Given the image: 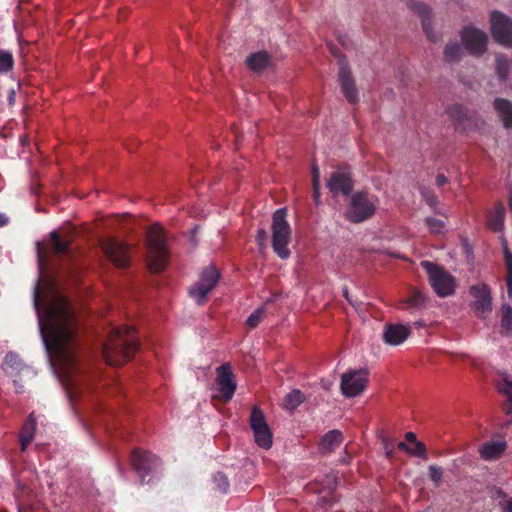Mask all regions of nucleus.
<instances>
[{
    "instance_id": "obj_1",
    "label": "nucleus",
    "mask_w": 512,
    "mask_h": 512,
    "mask_svg": "<svg viewBox=\"0 0 512 512\" xmlns=\"http://www.w3.org/2000/svg\"><path fill=\"white\" fill-rule=\"evenodd\" d=\"M33 301L52 368L63 385L68 387L71 376L77 370L73 311L57 287L49 281L36 284Z\"/></svg>"
},
{
    "instance_id": "obj_2",
    "label": "nucleus",
    "mask_w": 512,
    "mask_h": 512,
    "mask_svg": "<svg viewBox=\"0 0 512 512\" xmlns=\"http://www.w3.org/2000/svg\"><path fill=\"white\" fill-rule=\"evenodd\" d=\"M137 351L135 332L129 326L113 328L108 341L103 346V355L108 364L122 365Z\"/></svg>"
},
{
    "instance_id": "obj_3",
    "label": "nucleus",
    "mask_w": 512,
    "mask_h": 512,
    "mask_svg": "<svg viewBox=\"0 0 512 512\" xmlns=\"http://www.w3.org/2000/svg\"><path fill=\"white\" fill-rule=\"evenodd\" d=\"M168 261V250L162 227L153 225L147 235V264L152 272L162 271Z\"/></svg>"
},
{
    "instance_id": "obj_4",
    "label": "nucleus",
    "mask_w": 512,
    "mask_h": 512,
    "mask_svg": "<svg viewBox=\"0 0 512 512\" xmlns=\"http://www.w3.org/2000/svg\"><path fill=\"white\" fill-rule=\"evenodd\" d=\"M286 217L287 212L284 208L276 210L272 217V247L282 259L290 256L288 245L291 240V228Z\"/></svg>"
},
{
    "instance_id": "obj_5",
    "label": "nucleus",
    "mask_w": 512,
    "mask_h": 512,
    "mask_svg": "<svg viewBox=\"0 0 512 512\" xmlns=\"http://www.w3.org/2000/svg\"><path fill=\"white\" fill-rule=\"evenodd\" d=\"M378 206V198L367 192H357L352 195L346 218L351 222L359 223L371 218Z\"/></svg>"
},
{
    "instance_id": "obj_6",
    "label": "nucleus",
    "mask_w": 512,
    "mask_h": 512,
    "mask_svg": "<svg viewBox=\"0 0 512 512\" xmlns=\"http://www.w3.org/2000/svg\"><path fill=\"white\" fill-rule=\"evenodd\" d=\"M433 290L439 297H447L454 293L456 288L455 278L443 268L429 261L421 263Z\"/></svg>"
},
{
    "instance_id": "obj_7",
    "label": "nucleus",
    "mask_w": 512,
    "mask_h": 512,
    "mask_svg": "<svg viewBox=\"0 0 512 512\" xmlns=\"http://www.w3.org/2000/svg\"><path fill=\"white\" fill-rule=\"evenodd\" d=\"M250 427L253 431L255 443L263 449H270L273 444V434L263 411L257 406L251 410Z\"/></svg>"
},
{
    "instance_id": "obj_8",
    "label": "nucleus",
    "mask_w": 512,
    "mask_h": 512,
    "mask_svg": "<svg viewBox=\"0 0 512 512\" xmlns=\"http://www.w3.org/2000/svg\"><path fill=\"white\" fill-rule=\"evenodd\" d=\"M219 276V272L214 266H208L205 268L200 274L199 281L190 288V296L199 305H202L205 302L207 295L218 283Z\"/></svg>"
},
{
    "instance_id": "obj_9",
    "label": "nucleus",
    "mask_w": 512,
    "mask_h": 512,
    "mask_svg": "<svg viewBox=\"0 0 512 512\" xmlns=\"http://www.w3.org/2000/svg\"><path fill=\"white\" fill-rule=\"evenodd\" d=\"M368 384L366 369L349 370L341 377L340 389L346 397H356L361 394Z\"/></svg>"
},
{
    "instance_id": "obj_10",
    "label": "nucleus",
    "mask_w": 512,
    "mask_h": 512,
    "mask_svg": "<svg viewBox=\"0 0 512 512\" xmlns=\"http://www.w3.org/2000/svg\"><path fill=\"white\" fill-rule=\"evenodd\" d=\"M237 384L229 364H223L217 368V376L215 381L214 397L224 402L232 399Z\"/></svg>"
},
{
    "instance_id": "obj_11",
    "label": "nucleus",
    "mask_w": 512,
    "mask_h": 512,
    "mask_svg": "<svg viewBox=\"0 0 512 512\" xmlns=\"http://www.w3.org/2000/svg\"><path fill=\"white\" fill-rule=\"evenodd\" d=\"M471 300V308L478 317H486L492 311L491 291L487 284L477 283L469 289Z\"/></svg>"
},
{
    "instance_id": "obj_12",
    "label": "nucleus",
    "mask_w": 512,
    "mask_h": 512,
    "mask_svg": "<svg viewBox=\"0 0 512 512\" xmlns=\"http://www.w3.org/2000/svg\"><path fill=\"white\" fill-rule=\"evenodd\" d=\"M491 31L494 39L501 45L512 46V21L504 14L494 11L491 13Z\"/></svg>"
},
{
    "instance_id": "obj_13",
    "label": "nucleus",
    "mask_w": 512,
    "mask_h": 512,
    "mask_svg": "<svg viewBox=\"0 0 512 512\" xmlns=\"http://www.w3.org/2000/svg\"><path fill=\"white\" fill-rule=\"evenodd\" d=\"M461 39L465 48L471 54L480 55L486 50L487 35L476 27H465L461 32Z\"/></svg>"
},
{
    "instance_id": "obj_14",
    "label": "nucleus",
    "mask_w": 512,
    "mask_h": 512,
    "mask_svg": "<svg viewBox=\"0 0 512 512\" xmlns=\"http://www.w3.org/2000/svg\"><path fill=\"white\" fill-rule=\"evenodd\" d=\"M411 332L409 325L390 323L384 326L382 338L384 343L389 346H399L409 338Z\"/></svg>"
},
{
    "instance_id": "obj_15",
    "label": "nucleus",
    "mask_w": 512,
    "mask_h": 512,
    "mask_svg": "<svg viewBox=\"0 0 512 512\" xmlns=\"http://www.w3.org/2000/svg\"><path fill=\"white\" fill-rule=\"evenodd\" d=\"M106 256L118 267H126L129 262L128 247L116 239H108L103 244Z\"/></svg>"
},
{
    "instance_id": "obj_16",
    "label": "nucleus",
    "mask_w": 512,
    "mask_h": 512,
    "mask_svg": "<svg viewBox=\"0 0 512 512\" xmlns=\"http://www.w3.org/2000/svg\"><path fill=\"white\" fill-rule=\"evenodd\" d=\"M327 187L333 195H347L352 190L353 184L348 169H338L327 180Z\"/></svg>"
},
{
    "instance_id": "obj_17",
    "label": "nucleus",
    "mask_w": 512,
    "mask_h": 512,
    "mask_svg": "<svg viewBox=\"0 0 512 512\" xmlns=\"http://www.w3.org/2000/svg\"><path fill=\"white\" fill-rule=\"evenodd\" d=\"M158 462V458L150 452L135 450L132 453L133 467L142 480L157 467Z\"/></svg>"
},
{
    "instance_id": "obj_18",
    "label": "nucleus",
    "mask_w": 512,
    "mask_h": 512,
    "mask_svg": "<svg viewBox=\"0 0 512 512\" xmlns=\"http://www.w3.org/2000/svg\"><path fill=\"white\" fill-rule=\"evenodd\" d=\"M409 7L411 8L412 11H414L421 18L423 30L426 33L427 37L430 40L434 41L435 36L433 35L432 27H431L430 8L427 5H425L424 3L417 2V1H410Z\"/></svg>"
},
{
    "instance_id": "obj_19",
    "label": "nucleus",
    "mask_w": 512,
    "mask_h": 512,
    "mask_svg": "<svg viewBox=\"0 0 512 512\" xmlns=\"http://www.w3.org/2000/svg\"><path fill=\"white\" fill-rule=\"evenodd\" d=\"M506 449V442L503 440H490L481 445L479 453L484 460L491 461L498 459Z\"/></svg>"
},
{
    "instance_id": "obj_20",
    "label": "nucleus",
    "mask_w": 512,
    "mask_h": 512,
    "mask_svg": "<svg viewBox=\"0 0 512 512\" xmlns=\"http://www.w3.org/2000/svg\"><path fill=\"white\" fill-rule=\"evenodd\" d=\"M339 82L343 93L350 103L357 101V91L354 86V81L351 78L349 69L342 65L339 70Z\"/></svg>"
},
{
    "instance_id": "obj_21",
    "label": "nucleus",
    "mask_w": 512,
    "mask_h": 512,
    "mask_svg": "<svg viewBox=\"0 0 512 512\" xmlns=\"http://www.w3.org/2000/svg\"><path fill=\"white\" fill-rule=\"evenodd\" d=\"M493 108L503 126L507 129L512 128V102L504 98H495Z\"/></svg>"
},
{
    "instance_id": "obj_22",
    "label": "nucleus",
    "mask_w": 512,
    "mask_h": 512,
    "mask_svg": "<svg viewBox=\"0 0 512 512\" xmlns=\"http://www.w3.org/2000/svg\"><path fill=\"white\" fill-rule=\"evenodd\" d=\"M271 64V56L266 51L250 54L246 59L247 67L254 72H261Z\"/></svg>"
},
{
    "instance_id": "obj_23",
    "label": "nucleus",
    "mask_w": 512,
    "mask_h": 512,
    "mask_svg": "<svg viewBox=\"0 0 512 512\" xmlns=\"http://www.w3.org/2000/svg\"><path fill=\"white\" fill-rule=\"evenodd\" d=\"M499 393L506 397L503 409L507 414L512 413V379L508 375H503L497 381Z\"/></svg>"
},
{
    "instance_id": "obj_24",
    "label": "nucleus",
    "mask_w": 512,
    "mask_h": 512,
    "mask_svg": "<svg viewBox=\"0 0 512 512\" xmlns=\"http://www.w3.org/2000/svg\"><path fill=\"white\" fill-rule=\"evenodd\" d=\"M342 441V433L338 430H332L323 436L320 446L324 452H332L342 444Z\"/></svg>"
},
{
    "instance_id": "obj_25",
    "label": "nucleus",
    "mask_w": 512,
    "mask_h": 512,
    "mask_svg": "<svg viewBox=\"0 0 512 512\" xmlns=\"http://www.w3.org/2000/svg\"><path fill=\"white\" fill-rule=\"evenodd\" d=\"M505 208L502 204H498L491 212L488 219L489 227L494 231H501L504 226Z\"/></svg>"
},
{
    "instance_id": "obj_26",
    "label": "nucleus",
    "mask_w": 512,
    "mask_h": 512,
    "mask_svg": "<svg viewBox=\"0 0 512 512\" xmlns=\"http://www.w3.org/2000/svg\"><path fill=\"white\" fill-rule=\"evenodd\" d=\"M34 431H35V420L33 418V414H30V416H29L28 420L26 421V423L24 424V426L21 430V434H20L22 450H25L26 447L33 440Z\"/></svg>"
},
{
    "instance_id": "obj_27",
    "label": "nucleus",
    "mask_w": 512,
    "mask_h": 512,
    "mask_svg": "<svg viewBox=\"0 0 512 512\" xmlns=\"http://www.w3.org/2000/svg\"><path fill=\"white\" fill-rule=\"evenodd\" d=\"M449 114L454 122L464 130H468L471 128L469 122L471 120V116L462 108L455 107L450 109Z\"/></svg>"
},
{
    "instance_id": "obj_28",
    "label": "nucleus",
    "mask_w": 512,
    "mask_h": 512,
    "mask_svg": "<svg viewBox=\"0 0 512 512\" xmlns=\"http://www.w3.org/2000/svg\"><path fill=\"white\" fill-rule=\"evenodd\" d=\"M509 60L505 55L496 56V74L501 81H506L509 75Z\"/></svg>"
},
{
    "instance_id": "obj_29",
    "label": "nucleus",
    "mask_w": 512,
    "mask_h": 512,
    "mask_svg": "<svg viewBox=\"0 0 512 512\" xmlns=\"http://www.w3.org/2000/svg\"><path fill=\"white\" fill-rule=\"evenodd\" d=\"M304 401V395L300 390H293L285 397L284 406L286 409L294 410Z\"/></svg>"
},
{
    "instance_id": "obj_30",
    "label": "nucleus",
    "mask_w": 512,
    "mask_h": 512,
    "mask_svg": "<svg viewBox=\"0 0 512 512\" xmlns=\"http://www.w3.org/2000/svg\"><path fill=\"white\" fill-rule=\"evenodd\" d=\"M14 59L9 51L0 49V73L9 72L13 68Z\"/></svg>"
},
{
    "instance_id": "obj_31",
    "label": "nucleus",
    "mask_w": 512,
    "mask_h": 512,
    "mask_svg": "<svg viewBox=\"0 0 512 512\" xmlns=\"http://www.w3.org/2000/svg\"><path fill=\"white\" fill-rule=\"evenodd\" d=\"M51 242L53 249L56 253L61 254L67 251L69 243L66 240H62L56 231L50 233Z\"/></svg>"
},
{
    "instance_id": "obj_32",
    "label": "nucleus",
    "mask_w": 512,
    "mask_h": 512,
    "mask_svg": "<svg viewBox=\"0 0 512 512\" xmlns=\"http://www.w3.org/2000/svg\"><path fill=\"white\" fill-rule=\"evenodd\" d=\"M462 55V49L457 43H450L445 47L444 56L447 61H455Z\"/></svg>"
},
{
    "instance_id": "obj_33",
    "label": "nucleus",
    "mask_w": 512,
    "mask_h": 512,
    "mask_svg": "<svg viewBox=\"0 0 512 512\" xmlns=\"http://www.w3.org/2000/svg\"><path fill=\"white\" fill-rule=\"evenodd\" d=\"M505 262H506V269H507V290H508V296L512 298V253L506 249L505 250Z\"/></svg>"
},
{
    "instance_id": "obj_34",
    "label": "nucleus",
    "mask_w": 512,
    "mask_h": 512,
    "mask_svg": "<svg viewBox=\"0 0 512 512\" xmlns=\"http://www.w3.org/2000/svg\"><path fill=\"white\" fill-rule=\"evenodd\" d=\"M501 325L506 331H512V307L507 304L502 305Z\"/></svg>"
},
{
    "instance_id": "obj_35",
    "label": "nucleus",
    "mask_w": 512,
    "mask_h": 512,
    "mask_svg": "<svg viewBox=\"0 0 512 512\" xmlns=\"http://www.w3.org/2000/svg\"><path fill=\"white\" fill-rule=\"evenodd\" d=\"M397 447L401 450L406 451L407 453L414 455V456H421L424 457L425 455V446L423 443H416V448L411 449L408 444L405 442H399L397 444Z\"/></svg>"
},
{
    "instance_id": "obj_36",
    "label": "nucleus",
    "mask_w": 512,
    "mask_h": 512,
    "mask_svg": "<svg viewBox=\"0 0 512 512\" xmlns=\"http://www.w3.org/2000/svg\"><path fill=\"white\" fill-rule=\"evenodd\" d=\"M496 499L502 509V512H512V498L508 497L505 493L498 491Z\"/></svg>"
},
{
    "instance_id": "obj_37",
    "label": "nucleus",
    "mask_w": 512,
    "mask_h": 512,
    "mask_svg": "<svg viewBox=\"0 0 512 512\" xmlns=\"http://www.w3.org/2000/svg\"><path fill=\"white\" fill-rule=\"evenodd\" d=\"M265 309L264 307L257 308L247 319V325L250 328H255L263 319Z\"/></svg>"
},
{
    "instance_id": "obj_38",
    "label": "nucleus",
    "mask_w": 512,
    "mask_h": 512,
    "mask_svg": "<svg viewBox=\"0 0 512 512\" xmlns=\"http://www.w3.org/2000/svg\"><path fill=\"white\" fill-rule=\"evenodd\" d=\"M381 444L387 457H392L396 444L388 435H381Z\"/></svg>"
},
{
    "instance_id": "obj_39",
    "label": "nucleus",
    "mask_w": 512,
    "mask_h": 512,
    "mask_svg": "<svg viewBox=\"0 0 512 512\" xmlns=\"http://www.w3.org/2000/svg\"><path fill=\"white\" fill-rule=\"evenodd\" d=\"M426 224L429 230L433 233H442L445 229V224L442 220L436 218H427Z\"/></svg>"
},
{
    "instance_id": "obj_40",
    "label": "nucleus",
    "mask_w": 512,
    "mask_h": 512,
    "mask_svg": "<svg viewBox=\"0 0 512 512\" xmlns=\"http://www.w3.org/2000/svg\"><path fill=\"white\" fill-rule=\"evenodd\" d=\"M214 483L221 493H226L228 491L229 483L227 477L224 474L217 473L214 476Z\"/></svg>"
},
{
    "instance_id": "obj_41",
    "label": "nucleus",
    "mask_w": 512,
    "mask_h": 512,
    "mask_svg": "<svg viewBox=\"0 0 512 512\" xmlns=\"http://www.w3.org/2000/svg\"><path fill=\"white\" fill-rule=\"evenodd\" d=\"M429 476L431 480L438 486L442 482L443 470L440 467L429 466Z\"/></svg>"
},
{
    "instance_id": "obj_42",
    "label": "nucleus",
    "mask_w": 512,
    "mask_h": 512,
    "mask_svg": "<svg viewBox=\"0 0 512 512\" xmlns=\"http://www.w3.org/2000/svg\"><path fill=\"white\" fill-rule=\"evenodd\" d=\"M407 302L413 307H421L425 302V296L420 292H414Z\"/></svg>"
},
{
    "instance_id": "obj_43",
    "label": "nucleus",
    "mask_w": 512,
    "mask_h": 512,
    "mask_svg": "<svg viewBox=\"0 0 512 512\" xmlns=\"http://www.w3.org/2000/svg\"><path fill=\"white\" fill-rule=\"evenodd\" d=\"M5 364L11 367L18 368V366L20 365V360L18 359V356L16 354L8 353L5 357Z\"/></svg>"
},
{
    "instance_id": "obj_44",
    "label": "nucleus",
    "mask_w": 512,
    "mask_h": 512,
    "mask_svg": "<svg viewBox=\"0 0 512 512\" xmlns=\"http://www.w3.org/2000/svg\"><path fill=\"white\" fill-rule=\"evenodd\" d=\"M312 184H320V170L317 165L312 166Z\"/></svg>"
},
{
    "instance_id": "obj_45",
    "label": "nucleus",
    "mask_w": 512,
    "mask_h": 512,
    "mask_svg": "<svg viewBox=\"0 0 512 512\" xmlns=\"http://www.w3.org/2000/svg\"><path fill=\"white\" fill-rule=\"evenodd\" d=\"M405 438L408 442L414 444L416 446V443H421L416 439V435L413 432H407L405 434Z\"/></svg>"
},
{
    "instance_id": "obj_46",
    "label": "nucleus",
    "mask_w": 512,
    "mask_h": 512,
    "mask_svg": "<svg viewBox=\"0 0 512 512\" xmlns=\"http://www.w3.org/2000/svg\"><path fill=\"white\" fill-rule=\"evenodd\" d=\"M267 239L266 231L261 229L258 231L257 240L260 245H262Z\"/></svg>"
},
{
    "instance_id": "obj_47",
    "label": "nucleus",
    "mask_w": 512,
    "mask_h": 512,
    "mask_svg": "<svg viewBox=\"0 0 512 512\" xmlns=\"http://www.w3.org/2000/svg\"><path fill=\"white\" fill-rule=\"evenodd\" d=\"M313 185V197L315 202L319 201L320 198V184H312Z\"/></svg>"
},
{
    "instance_id": "obj_48",
    "label": "nucleus",
    "mask_w": 512,
    "mask_h": 512,
    "mask_svg": "<svg viewBox=\"0 0 512 512\" xmlns=\"http://www.w3.org/2000/svg\"><path fill=\"white\" fill-rule=\"evenodd\" d=\"M447 182H448V179L446 178V176H445V175H443V174H438V175L436 176V184H437L438 186H443V185H444V184H446Z\"/></svg>"
},
{
    "instance_id": "obj_49",
    "label": "nucleus",
    "mask_w": 512,
    "mask_h": 512,
    "mask_svg": "<svg viewBox=\"0 0 512 512\" xmlns=\"http://www.w3.org/2000/svg\"><path fill=\"white\" fill-rule=\"evenodd\" d=\"M37 255H38L39 262L41 263L44 258V252H43V248L40 243L37 244Z\"/></svg>"
},
{
    "instance_id": "obj_50",
    "label": "nucleus",
    "mask_w": 512,
    "mask_h": 512,
    "mask_svg": "<svg viewBox=\"0 0 512 512\" xmlns=\"http://www.w3.org/2000/svg\"><path fill=\"white\" fill-rule=\"evenodd\" d=\"M7 222L8 218L4 214L0 213V227L7 224Z\"/></svg>"
},
{
    "instance_id": "obj_51",
    "label": "nucleus",
    "mask_w": 512,
    "mask_h": 512,
    "mask_svg": "<svg viewBox=\"0 0 512 512\" xmlns=\"http://www.w3.org/2000/svg\"><path fill=\"white\" fill-rule=\"evenodd\" d=\"M426 200H427V202H428L429 204H431V205H432V204L434 203V200H435V199H434V197H426Z\"/></svg>"
},
{
    "instance_id": "obj_52",
    "label": "nucleus",
    "mask_w": 512,
    "mask_h": 512,
    "mask_svg": "<svg viewBox=\"0 0 512 512\" xmlns=\"http://www.w3.org/2000/svg\"><path fill=\"white\" fill-rule=\"evenodd\" d=\"M509 205H510V209L512 211V188H511V191H510Z\"/></svg>"
},
{
    "instance_id": "obj_53",
    "label": "nucleus",
    "mask_w": 512,
    "mask_h": 512,
    "mask_svg": "<svg viewBox=\"0 0 512 512\" xmlns=\"http://www.w3.org/2000/svg\"><path fill=\"white\" fill-rule=\"evenodd\" d=\"M343 293H344L345 298H346L348 301H350V302H351V300H350V298H349V295H348V291H347V289H344Z\"/></svg>"
},
{
    "instance_id": "obj_54",
    "label": "nucleus",
    "mask_w": 512,
    "mask_h": 512,
    "mask_svg": "<svg viewBox=\"0 0 512 512\" xmlns=\"http://www.w3.org/2000/svg\"><path fill=\"white\" fill-rule=\"evenodd\" d=\"M409 447H410L411 449H415V445H414V444H412V443H411V445H409Z\"/></svg>"
}]
</instances>
